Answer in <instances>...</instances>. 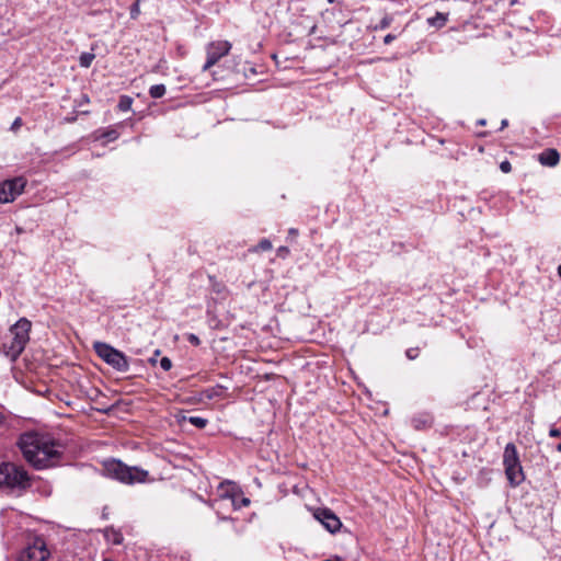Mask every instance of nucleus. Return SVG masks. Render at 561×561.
Masks as SVG:
<instances>
[{
  "label": "nucleus",
  "instance_id": "obj_1",
  "mask_svg": "<svg viewBox=\"0 0 561 561\" xmlns=\"http://www.w3.org/2000/svg\"><path fill=\"white\" fill-rule=\"evenodd\" d=\"M18 446L25 460L36 470L58 466L62 460L65 449L59 440L36 432L21 434Z\"/></svg>",
  "mask_w": 561,
  "mask_h": 561
},
{
  "label": "nucleus",
  "instance_id": "obj_14",
  "mask_svg": "<svg viewBox=\"0 0 561 561\" xmlns=\"http://www.w3.org/2000/svg\"><path fill=\"white\" fill-rule=\"evenodd\" d=\"M104 537L108 542H112L114 545L122 543V541L124 539L122 533L114 529L113 527L105 529Z\"/></svg>",
  "mask_w": 561,
  "mask_h": 561
},
{
  "label": "nucleus",
  "instance_id": "obj_27",
  "mask_svg": "<svg viewBox=\"0 0 561 561\" xmlns=\"http://www.w3.org/2000/svg\"><path fill=\"white\" fill-rule=\"evenodd\" d=\"M549 435L551 437H560L561 436V430L557 428V427H551L550 431H549Z\"/></svg>",
  "mask_w": 561,
  "mask_h": 561
},
{
  "label": "nucleus",
  "instance_id": "obj_34",
  "mask_svg": "<svg viewBox=\"0 0 561 561\" xmlns=\"http://www.w3.org/2000/svg\"><path fill=\"white\" fill-rule=\"evenodd\" d=\"M478 125L484 126L486 124V121L484 118H481L477 122Z\"/></svg>",
  "mask_w": 561,
  "mask_h": 561
},
{
  "label": "nucleus",
  "instance_id": "obj_38",
  "mask_svg": "<svg viewBox=\"0 0 561 561\" xmlns=\"http://www.w3.org/2000/svg\"><path fill=\"white\" fill-rule=\"evenodd\" d=\"M208 399H211L214 397V392H210L206 396Z\"/></svg>",
  "mask_w": 561,
  "mask_h": 561
},
{
  "label": "nucleus",
  "instance_id": "obj_16",
  "mask_svg": "<svg viewBox=\"0 0 561 561\" xmlns=\"http://www.w3.org/2000/svg\"><path fill=\"white\" fill-rule=\"evenodd\" d=\"M165 92H167V89H165L164 84H154V85H151L149 89V95L152 99H160L165 94Z\"/></svg>",
  "mask_w": 561,
  "mask_h": 561
},
{
  "label": "nucleus",
  "instance_id": "obj_20",
  "mask_svg": "<svg viewBox=\"0 0 561 561\" xmlns=\"http://www.w3.org/2000/svg\"><path fill=\"white\" fill-rule=\"evenodd\" d=\"M130 19L136 20L140 14V0H136L129 10Z\"/></svg>",
  "mask_w": 561,
  "mask_h": 561
},
{
  "label": "nucleus",
  "instance_id": "obj_33",
  "mask_svg": "<svg viewBox=\"0 0 561 561\" xmlns=\"http://www.w3.org/2000/svg\"><path fill=\"white\" fill-rule=\"evenodd\" d=\"M507 125H508V121H507V119H503V121L501 122V128H500V129H501V130H502V129H504Z\"/></svg>",
  "mask_w": 561,
  "mask_h": 561
},
{
  "label": "nucleus",
  "instance_id": "obj_35",
  "mask_svg": "<svg viewBox=\"0 0 561 561\" xmlns=\"http://www.w3.org/2000/svg\"><path fill=\"white\" fill-rule=\"evenodd\" d=\"M558 275L560 276L561 278V264L558 266Z\"/></svg>",
  "mask_w": 561,
  "mask_h": 561
},
{
  "label": "nucleus",
  "instance_id": "obj_17",
  "mask_svg": "<svg viewBox=\"0 0 561 561\" xmlns=\"http://www.w3.org/2000/svg\"><path fill=\"white\" fill-rule=\"evenodd\" d=\"M133 102H134L133 98H130L128 95H121V98L118 100L117 107L122 112H127L131 108Z\"/></svg>",
  "mask_w": 561,
  "mask_h": 561
},
{
  "label": "nucleus",
  "instance_id": "obj_7",
  "mask_svg": "<svg viewBox=\"0 0 561 561\" xmlns=\"http://www.w3.org/2000/svg\"><path fill=\"white\" fill-rule=\"evenodd\" d=\"M50 552L43 537H34L21 551L18 561H48Z\"/></svg>",
  "mask_w": 561,
  "mask_h": 561
},
{
  "label": "nucleus",
  "instance_id": "obj_40",
  "mask_svg": "<svg viewBox=\"0 0 561 561\" xmlns=\"http://www.w3.org/2000/svg\"><path fill=\"white\" fill-rule=\"evenodd\" d=\"M279 250L282 251V253H285V251L286 252L288 251L287 248H280Z\"/></svg>",
  "mask_w": 561,
  "mask_h": 561
},
{
  "label": "nucleus",
  "instance_id": "obj_39",
  "mask_svg": "<svg viewBox=\"0 0 561 561\" xmlns=\"http://www.w3.org/2000/svg\"><path fill=\"white\" fill-rule=\"evenodd\" d=\"M279 250L282 251V253H285V251L286 252L288 251L287 248H280Z\"/></svg>",
  "mask_w": 561,
  "mask_h": 561
},
{
  "label": "nucleus",
  "instance_id": "obj_6",
  "mask_svg": "<svg viewBox=\"0 0 561 561\" xmlns=\"http://www.w3.org/2000/svg\"><path fill=\"white\" fill-rule=\"evenodd\" d=\"M93 347L96 355L117 371L127 373L129 370L128 358L123 352L104 342H95Z\"/></svg>",
  "mask_w": 561,
  "mask_h": 561
},
{
  "label": "nucleus",
  "instance_id": "obj_36",
  "mask_svg": "<svg viewBox=\"0 0 561 561\" xmlns=\"http://www.w3.org/2000/svg\"><path fill=\"white\" fill-rule=\"evenodd\" d=\"M289 232H290L291 234H295V233H297V230H296V229H294V228H291V229L289 230Z\"/></svg>",
  "mask_w": 561,
  "mask_h": 561
},
{
  "label": "nucleus",
  "instance_id": "obj_18",
  "mask_svg": "<svg viewBox=\"0 0 561 561\" xmlns=\"http://www.w3.org/2000/svg\"><path fill=\"white\" fill-rule=\"evenodd\" d=\"M95 55L93 53L84 51L79 57V65L83 68H89L93 62Z\"/></svg>",
  "mask_w": 561,
  "mask_h": 561
},
{
  "label": "nucleus",
  "instance_id": "obj_2",
  "mask_svg": "<svg viewBox=\"0 0 561 561\" xmlns=\"http://www.w3.org/2000/svg\"><path fill=\"white\" fill-rule=\"evenodd\" d=\"M102 472L106 478L129 485L145 483L149 477L147 470L137 466H127L122 460L115 458L103 461Z\"/></svg>",
  "mask_w": 561,
  "mask_h": 561
},
{
  "label": "nucleus",
  "instance_id": "obj_32",
  "mask_svg": "<svg viewBox=\"0 0 561 561\" xmlns=\"http://www.w3.org/2000/svg\"><path fill=\"white\" fill-rule=\"evenodd\" d=\"M110 408H98L96 411L101 412V413H108L110 412Z\"/></svg>",
  "mask_w": 561,
  "mask_h": 561
},
{
  "label": "nucleus",
  "instance_id": "obj_30",
  "mask_svg": "<svg viewBox=\"0 0 561 561\" xmlns=\"http://www.w3.org/2000/svg\"><path fill=\"white\" fill-rule=\"evenodd\" d=\"M22 124V121L20 117L15 118V121L13 122L12 126H11V129H15L18 127H20Z\"/></svg>",
  "mask_w": 561,
  "mask_h": 561
},
{
  "label": "nucleus",
  "instance_id": "obj_10",
  "mask_svg": "<svg viewBox=\"0 0 561 561\" xmlns=\"http://www.w3.org/2000/svg\"><path fill=\"white\" fill-rule=\"evenodd\" d=\"M313 517L331 534H335L342 527L341 519L328 507L314 510Z\"/></svg>",
  "mask_w": 561,
  "mask_h": 561
},
{
  "label": "nucleus",
  "instance_id": "obj_8",
  "mask_svg": "<svg viewBox=\"0 0 561 561\" xmlns=\"http://www.w3.org/2000/svg\"><path fill=\"white\" fill-rule=\"evenodd\" d=\"M26 183V179L21 175L0 182V204L14 202L24 192Z\"/></svg>",
  "mask_w": 561,
  "mask_h": 561
},
{
  "label": "nucleus",
  "instance_id": "obj_24",
  "mask_svg": "<svg viewBox=\"0 0 561 561\" xmlns=\"http://www.w3.org/2000/svg\"><path fill=\"white\" fill-rule=\"evenodd\" d=\"M390 23H391V18L389 16H385L381 19V21L379 22V24L376 26V28H379V30H385L387 27L390 26Z\"/></svg>",
  "mask_w": 561,
  "mask_h": 561
},
{
  "label": "nucleus",
  "instance_id": "obj_9",
  "mask_svg": "<svg viewBox=\"0 0 561 561\" xmlns=\"http://www.w3.org/2000/svg\"><path fill=\"white\" fill-rule=\"evenodd\" d=\"M231 47V43L228 41H217L209 43L206 47L207 59L202 68L203 71H207L222 57L227 56Z\"/></svg>",
  "mask_w": 561,
  "mask_h": 561
},
{
  "label": "nucleus",
  "instance_id": "obj_11",
  "mask_svg": "<svg viewBox=\"0 0 561 561\" xmlns=\"http://www.w3.org/2000/svg\"><path fill=\"white\" fill-rule=\"evenodd\" d=\"M434 417L431 413L422 412L411 417V425L416 431L432 427Z\"/></svg>",
  "mask_w": 561,
  "mask_h": 561
},
{
  "label": "nucleus",
  "instance_id": "obj_29",
  "mask_svg": "<svg viewBox=\"0 0 561 561\" xmlns=\"http://www.w3.org/2000/svg\"><path fill=\"white\" fill-rule=\"evenodd\" d=\"M159 354H160V350H156V351H154V355H153V357L149 358V363H150L151 365H156V363H157V356H158Z\"/></svg>",
  "mask_w": 561,
  "mask_h": 561
},
{
  "label": "nucleus",
  "instance_id": "obj_22",
  "mask_svg": "<svg viewBox=\"0 0 561 561\" xmlns=\"http://www.w3.org/2000/svg\"><path fill=\"white\" fill-rule=\"evenodd\" d=\"M160 367L164 371H169L172 368V360L169 357H162L160 359Z\"/></svg>",
  "mask_w": 561,
  "mask_h": 561
},
{
  "label": "nucleus",
  "instance_id": "obj_13",
  "mask_svg": "<svg viewBox=\"0 0 561 561\" xmlns=\"http://www.w3.org/2000/svg\"><path fill=\"white\" fill-rule=\"evenodd\" d=\"M448 21V13L436 12L434 16L427 19V24L437 30L444 27Z\"/></svg>",
  "mask_w": 561,
  "mask_h": 561
},
{
  "label": "nucleus",
  "instance_id": "obj_4",
  "mask_svg": "<svg viewBox=\"0 0 561 561\" xmlns=\"http://www.w3.org/2000/svg\"><path fill=\"white\" fill-rule=\"evenodd\" d=\"M31 486L27 471L12 462L0 465V488L23 492Z\"/></svg>",
  "mask_w": 561,
  "mask_h": 561
},
{
  "label": "nucleus",
  "instance_id": "obj_5",
  "mask_svg": "<svg viewBox=\"0 0 561 561\" xmlns=\"http://www.w3.org/2000/svg\"><path fill=\"white\" fill-rule=\"evenodd\" d=\"M503 465L511 485L517 486L525 480L517 448L513 443H508L504 448Z\"/></svg>",
  "mask_w": 561,
  "mask_h": 561
},
{
  "label": "nucleus",
  "instance_id": "obj_15",
  "mask_svg": "<svg viewBox=\"0 0 561 561\" xmlns=\"http://www.w3.org/2000/svg\"><path fill=\"white\" fill-rule=\"evenodd\" d=\"M183 420L187 421L190 424L197 428H204L208 424V420L202 416H183Z\"/></svg>",
  "mask_w": 561,
  "mask_h": 561
},
{
  "label": "nucleus",
  "instance_id": "obj_12",
  "mask_svg": "<svg viewBox=\"0 0 561 561\" xmlns=\"http://www.w3.org/2000/svg\"><path fill=\"white\" fill-rule=\"evenodd\" d=\"M538 161L545 167L552 168L559 163L560 154L557 149L548 148L539 153Z\"/></svg>",
  "mask_w": 561,
  "mask_h": 561
},
{
  "label": "nucleus",
  "instance_id": "obj_23",
  "mask_svg": "<svg viewBox=\"0 0 561 561\" xmlns=\"http://www.w3.org/2000/svg\"><path fill=\"white\" fill-rule=\"evenodd\" d=\"M405 356L410 360H413V359L417 358V356H419V348L417 347L408 348L407 352H405Z\"/></svg>",
  "mask_w": 561,
  "mask_h": 561
},
{
  "label": "nucleus",
  "instance_id": "obj_3",
  "mask_svg": "<svg viewBox=\"0 0 561 561\" xmlns=\"http://www.w3.org/2000/svg\"><path fill=\"white\" fill-rule=\"evenodd\" d=\"M31 321L21 318L11 329V337L9 342H4L0 347V353L8 357L11 362H15L24 351L28 340Z\"/></svg>",
  "mask_w": 561,
  "mask_h": 561
},
{
  "label": "nucleus",
  "instance_id": "obj_19",
  "mask_svg": "<svg viewBox=\"0 0 561 561\" xmlns=\"http://www.w3.org/2000/svg\"><path fill=\"white\" fill-rule=\"evenodd\" d=\"M119 134L116 129L110 128L106 129L101 137L105 138L107 141H114L118 138Z\"/></svg>",
  "mask_w": 561,
  "mask_h": 561
},
{
  "label": "nucleus",
  "instance_id": "obj_26",
  "mask_svg": "<svg viewBox=\"0 0 561 561\" xmlns=\"http://www.w3.org/2000/svg\"><path fill=\"white\" fill-rule=\"evenodd\" d=\"M500 169L503 173H508L512 170V164L508 160H504L500 163Z\"/></svg>",
  "mask_w": 561,
  "mask_h": 561
},
{
  "label": "nucleus",
  "instance_id": "obj_37",
  "mask_svg": "<svg viewBox=\"0 0 561 561\" xmlns=\"http://www.w3.org/2000/svg\"><path fill=\"white\" fill-rule=\"evenodd\" d=\"M556 449L561 453V443L557 445Z\"/></svg>",
  "mask_w": 561,
  "mask_h": 561
},
{
  "label": "nucleus",
  "instance_id": "obj_28",
  "mask_svg": "<svg viewBox=\"0 0 561 561\" xmlns=\"http://www.w3.org/2000/svg\"><path fill=\"white\" fill-rule=\"evenodd\" d=\"M396 39V35L393 34H387L385 37H383V43L386 45H389L390 43H392L393 41Z\"/></svg>",
  "mask_w": 561,
  "mask_h": 561
},
{
  "label": "nucleus",
  "instance_id": "obj_31",
  "mask_svg": "<svg viewBox=\"0 0 561 561\" xmlns=\"http://www.w3.org/2000/svg\"><path fill=\"white\" fill-rule=\"evenodd\" d=\"M250 505V500L248 497H242L241 501H240V504H239V507L240 506H248Z\"/></svg>",
  "mask_w": 561,
  "mask_h": 561
},
{
  "label": "nucleus",
  "instance_id": "obj_21",
  "mask_svg": "<svg viewBox=\"0 0 561 561\" xmlns=\"http://www.w3.org/2000/svg\"><path fill=\"white\" fill-rule=\"evenodd\" d=\"M257 250L260 251H268L272 249V242L268 240V239H262L259 243H257Z\"/></svg>",
  "mask_w": 561,
  "mask_h": 561
},
{
  "label": "nucleus",
  "instance_id": "obj_25",
  "mask_svg": "<svg viewBox=\"0 0 561 561\" xmlns=\"http://www.w3.org/2000/svg\"><path fill=\"white\" fill-rule=\"evenodd\" d=\"M186 340L194 346L201 345V339L193 333L187 334Z\"/></svg>",
  "mask_w": 561,
  "mask_h": 561
}]
</instances>
